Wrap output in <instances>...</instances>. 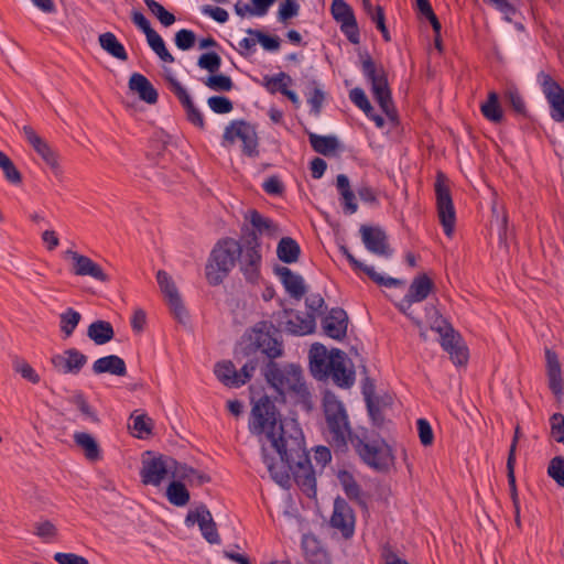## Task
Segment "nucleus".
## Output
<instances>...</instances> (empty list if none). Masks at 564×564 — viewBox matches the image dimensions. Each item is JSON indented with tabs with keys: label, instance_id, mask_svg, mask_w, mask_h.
Returning <instances> with one entry per match:
<instances>
[{
	"label": "nucleus",
	"instance_id": "obj_40",
	"mask_svg": "<svg viewBox=\"0 0 564 564\" xmlns=\"http://www.w3.org/2000/svg\"><path fill=\"white\" fill-rule=\"evenodd\" d=\"M323 405L326 423H347L348 417L344 405L334 395L326 394Z\"/></svg>",
	"mask_w": 564,
	"mask_h": 564
},
{
	"label": "nucleus",
	"instance_id": "obj_11",
	"mask_svg": "<svg viewBox=\"0 0 564 564\" xmlns=\"http://www.w3.org/2000/svg\"><path fill=\"white\" fill-rule=\"evenodd\" d=\"M22 133L26 142L32 149L41 156L45 164L51 169L54 176L61 178L63 175L62 166L59 165L58 153L44 140L31 126H23Z\"/></svg>",
	"mask_w": 564,
	"mask_h": 564
},
{
	"label": "nucleus",
	"instance_id": "obj_20",
	"mask_svg": "<svg viewBox=\"0 0 564 564\" xmlns=\"http://www.w3.org/2000/svg\"><path fill=\"white\" fill-rule=\"evenodd\" d=\"M327 377H332L334 383L340 388H350L355 382V372L347 369L345 355L339 349L330 354Z\"/></svg>",
	"mask_w": 564,
	"mask_h": 564
},
{
	"label": "nucleus",
	"instance_id": "obj_54",
	"mask_svg": "<svg viewBox=\"0 0 564 564\" xmlns=\"http://www.w3.org/2000/svg\"><path fill=\"white\" fill-rule=\"evenodd\" d=\"M416 8H417V11L430 21L434 33H438L442 29V25L436 17V14L434 13L430 1L429 0H416Z\"/></svg>",
	"mask_w": 564,
	"mask_h": 564
},
{
	"label": "nucleus",
	"instance_id": "obj_60",
	"mask_svg": "<svg viewBox=\"0 0 564 564\" xmlns=\"http://www.w3.org/2000/svg\"><path fill=\"white\" fill-rule=\"evenodd\" d=\"M349 98L359 109H361L365 112V115H369V112H372V106L368 100V97L366 96L364 89L359 87L351 89L349 91Z\"/></svg>",
	"mask_w": 564,
	"mask_h": 564
},
{
	"label": "nucleus",
	"instance_id": "obj_56",
	"mask_svg": "<svg viewBox=\"0 0 564 564\" xmlns=\"http://www.w3.org/2000/svg\"><path fill=\"white\" fill-rule=\"evenodd\" d=\"M197 65L202 69L208 70L210 74L218 73L221 65V58L215 52L205 53L199 56Z\"/></svg>",
	"mask_w": 564,
	"mask_h": 564
},
{
	"label": "nucleus",
	"instance_id": "obj_38",
	"mask_svg": "<svg viewBox=\"0 0 564 564\" xmlns=\"http://www.w3.org/2000/svg\"><path fill=\"white\" fill-rule=\"evenodd\" d=\"M166 499L175 507H184L189 502L191 494L183 480L173 478L165 491Z\"/></svg>",
	"mask_w": 564,
	"mask_h": 564
},
{
	"label": "nucleus",
	"instance_id": "obj_15",
	"mask_svg": "<svg viewBox=\"0 0 564 564\" xmlns=\"http://www.w3.org/2000/svg\"><path fill=\"white\" fill-rule=\"evenodd\" d=\"M330 12L334 20L340 24V31L352 44H359L360 33L352 8L345 0H333Z\"/></svg>",
	"mask_w": 564,
	"mask_h": 564
},
{
	"label": "nucleus",
	"instance_id": "obj_21",
	"mask_svg": "<svg viewBox=\"0 0 564 564\" xmlns=\"http://www.w3.org/2000/svg\"><path fill=\"white\" fill-rule=\"evenodd\" d=\"M87 356L76 348L64 350L63 354L54 355L51 359L54 368L62 373L77 375L87 364Z\"/></svg>",
	"mask_w": 564,
	"mask_h": 564
},
{
	"label": "nucleus",
	"instance_id": "obj_16",
	"mask_svg": "<svg viewBox=\"0 0 564 564\" xmlns=\"http://www.w3.org/2000/svg\"><path fill=\"white\" fill-rule=\"evenodd\" d=\"M164 78L167 84L169 90L175 95V97L183 106L186 112L187 120L195 127L199 128L200 130H204L206 126L204 116L200 112V110L194 105L186 88L183 87V85L170 73L166 74Z\"/></svg>",
	"mask_w": 564,
	"mask_h": 564
},
{
	"label": "nucleus",
	"instance_id": "obj_64",
	"mask_svg": "<svg viewBox=\"0 0 564 564\" xmlns=\"http://www.w3.org/2000/svg\"><path fill=\"white\" fill-rule=\"evenodd\" d=\"M14 370L19 372L24 379L32 383H37L40 381L39 375L35 370L24 360H15L13 364Z\"/></svg>",
	"mask_w": 564,
	"mask_h": 564
},
{
	"label": "nucleus",
	"instance_id": "obj_36",
	"mask_svg": "<svg viewBox=\"0 0 564 564\" xmlns=\"http://www.w3.org/2000/svg\"><path fill=\"white\" fill-rule=\"evenodd\" d=\"M214 372L217 379L226 387L239 388L243 386V380L239 379L238 370L230 360L217 362Z\"/></svg>",
	"mask_w": 564,
	"mask_h": 564
},
{
	"label": "nucleus",
	"instance_id": "obj_39",
	"mask_svg": "<svg viewBox=\"0 0 564 564\" xmlns=\"http://www.w3.org/2000/svg\"><path fill=\"white\" fill-rule=\"evenodd\" d=\"M87 336L96 345H105L113 338L115 330L111 323L98 319L88 326Z\"/></svg>",
	"mask_w": 564,
	"mask_h": 564
},
{
	"label": "nucleus",
	"instance_id": "obj_4",
	"mask_svg": "<svg viewBox=\"0 0 564 564\" xmlns=\"http://www.w3.org/2000/svg\"><path fill=\"white\" fill-rule=\"evenodd\" d=\"M351 446L360 460L377 473L387 474L394 466L392 447L377 432L359 425V435L351 438Z\"/></svg>",
	"mask_w": 564,
	"mask_h": 564
},
{
	"label": "nucleus",
	"instance_id": "obj_22",
	"mask_svg": "<svg viewBox=\"0 0 564 564\" xmlns=\"http://www.w3.org/2000/svg\"><path fill=\"white\" fill-rule=\"evenodd\" d=\"M323 433L336 454H346L348 452V443L351 444V438L359 435V427L352 431L351 425H327V430Z\"/></svg>",
	"mask_w": 564,
	"mask_h": 564
},
{
	"label": "nucleus",
	"instance_id": "obj_55",
	"mask_svg": "<svg viewBox=\"0 0 564 564\" xmlns=\"http://www.w3.org/2000/svg\"><path fill=\"white\" fill-rule=\"evenodd\" d=\"M299 11L300 6L295 0H283L278 10V20L285 24L290 19L296 17Z\"/></svg>",
	"mask_w": 564,
	"mask_h": 564
},
{
	"label": "nucleus",
	"instance_id": "obj_41",
	"mask_svg": "<svg viewBox=\"0 0 564 564\" xmlns=\"http://www.w3.org/2000/svg\"><path fill=\"white\" fill-rule=\"evenodd\" d=\"M98 42L100 47L115 58L123 62L128 59V53L124 46L118 41L113 33L105 32L100 34Z\"/></svg>",
	"mask_w": 564,
	"mask_h": 564
},
{
	"label": "nucleus",
	"instance_id": "obj_57",
	"mask_svg": "<svg viewBox=\"0 0 564 564\" xmlns=\"http://www.w3.org/2000/svg\"><path fill=\"white\" fill-rule=\"evenodd\" d=\"M208 107L219 115L229 113L234 109L231 100L225 96H212L207 99Z\"/></svg>",
	"mask_w": 564,
	"mask_h": 564
},
{
	"label": "nucleus",
	"instance_id": "obj_9",
	"mask_svg": "<svg viewBox=\"0 0 564 564\" xmlns=\"http://www.w3.org/2000/svg\"><path fill=\"white\" fill-rule=\"evenodd\" d=\"M434 189L440 223L444 229V234L451 237L455 229L456 212L451 195L448 178L443 172L437 173Z\"/></svg>",
	"mask_w": 564,
	"mask_h": 564
},
{
	"label": "nucleus",
	"instance_id": "obj_31",
	"mask_svg": "<svg viewBox=\"0 0 564 564\" xmlns=\"http://www.w3.org/2000/svg\"><path fill=\"white\" fill-rule=\"evenodd\" d=\"M330 355L323 345H313L310 350V369L316 379L327 378L328 362Z\"/></svg>",
	"mask_w": 564,
	"mask_h": 564
},
{
	"label": "nucleus",
	"instance_id": "obj_25",
	"mask_svg": "<svg viewBox=\"0 0 564 564\" xmlns=\"http://www.w3.org/2000/svg\"><path fill=\"white\" fill-rule=\"evenodd\" d=\"M305 561L308 564H332L329 553L314 534H305L301 542Z\"/></svg>",
	"mask_w": 564,
	"mask_h": 564
},
{
	"label": "nucleus",
	"instance_id": "obj_59",
	"mask_svg": "<svg viewBox=\"0 0 564 564\" xmlns=\"http://www.w3.org/2000/svg\"><path fill=\"white\" fill-rule=\"evenodd\" d=\"M325 99V94L322 88L317 85V83L313 82V88L307 96V102L311 106V111L314 115H319L323 102Z\"/></svg>",
	"mask_w": 564,
	"mask_h": 564
},
{
	"label": "nucleus",
	"instance_id": "obj_3",
	"mask_svg": "<svg viewBox=\"0 0 564 564\" xmlns=\"http://www.w3.org/2000/svg\"><path fill=\"white\" fill-rule=\"evenodd\" d=\"M263 375L271 387L280 394L289 395L305 411L312 409V394L304 381L303 370L300 366L293 364L280 366L270 360L263 370Z\"/></svg>",
	"mask_w": 564,
	"mask_h": 564
},
{
	"label": "nucleus",
	"instance_id": "obj_12",
	"mask_svg": "<svg viewBox=\"0 0 564 564\" xmlns=\"http://www.w3.org/2000/svg\"><path fill=\"white\" fill-rule=\"evenodd\" d=\"M538 82L550 105L551 117L556 122L564 121V88L547 73L540 72Z\"/></svg>",
	"mask_w": 564,
	"mask_h": 564
},
{
	"label": "nucleus",
	"instance_id": "obj_35",
	"mask_svg": "<svg viewBox=\"0 0 564 564\" xmlns=\"http://www.w3.org/2000/svg\"><path fill=\"white\" fill-rule=\"evenodd\" d=\"M174 478H178L184 482L187 481L189 486L200 487L212 481V477L194 467L180 463L175 468Z\"/></svg>",
	"mask_w": 564,
	"mask_h": 564
},
{
	"label": "nucleus",
	"instance_id": "obj_33",
	"mask_svg": "<svg viewBox=\"0 0 564 564\" xmlns=\"http://www.w3.org/2000/svg\"><path fill=\"white\" fill-rule=\"evenodd\" d=\"M251 224L256 236L267 235L269 237H276L280 234V228L272 219L264 217L257 209H251L246 217Z\"/></svg>",
	"mask_w": 564,
	"mask_h": 564
},
{
	"label": "nucleus",
	"instance_id": "obj_44",
	"mask_svg": "<svg viewBox=\"0 0 564 564\" xmlns=\"http://www.w3.org/2000/svg\"><path fill=\"white\" fill-rule=\"evenodd\" d=\"M480 110L482 116L494 123H500L503 119V111L499 104V97L495 91H490L488 94V98L486 102L481 105Z\"/></svg>",
	"mask_w": 564,
	"mask_h": 564
},
{
	"label": "nucleus",
	"instance_id": "obj_61",
	"mask_svg": "<svg viewBox=\"0 0 564 564\" xmlns=\"http://www.w3.org/2000/svg\"><path fill=\"white\" fill-rule=\"evenodd\" d=\"M175 45L182 50L187 51L195 44L196 36L191 30L182 29L175 33Z\"/></svg>",
	"mask_w": 564,
	"mask_h": 564
},
{
	"label": "nucleus",
	"instance_id": "obj_30",
	"mask_svg": "<svg viewBox=\"0 0 564 564\" xmlns=\"http://www.w3.org/2000/svg\"><path fill=\"white\" fill-rule=\"evenodd\" d=\"M129 89L138 94L139 98L147 104L153 105L158 101L159 94L151 82L140 73H133L129 78Z\"/></svg>",
	"mask_w": 564,
	"mask_h": 564
},
{
	"label": "nucleus",
	"instance_id": "obj_52",
	"mask_svg": "<svg viewBox=\"0 0 564 564\" xmlns=\"http://www.w3.org/2000/svg\"><path fill=\"white\" fill-rule=\"evenodd\" d=\"M250 32H258V29H247L246 33L248 36L238 42L237 51L243 57L252 56L257 51V44H259L257 36Z\"/></svg>",
	"mask_w": 564,
	"mask_h": 564
},
{
	"label": "nucleus",
	"instance_id": "obj_23",
	"mask_svg": "<svg viewBox=\"0 0 564 564\" xmlns=\"http://www.w3.org/2000/svg\"><path fill=\"white\" fill-rule=\"evenodd\" d=\"M322 326L325 334L333 338L340 340L346 336L348 326L347 313L339 307L332 308L329 313L322 321Z\"/></svg>",
	"mask_w": 564,
	"mask_h": 564
},
{
	"label": "nucleus",
	"instance_id": "obj_51",
	"mask_svg": "<svg viewBox=\"0 0 564 564\" xmlns=\"http://www.w3.org/2000/svg\"><path fill=\"white\" fill-rule=\"evenodd\" d=\"M314 326V316L308 315L302 318L300 315H294V318L289 319L288 329L296 335H305L312 332Z\"/></svg>",
	"mask_w": 564,
	"mask_h": 564
},
{
	"label": "nucleus",
	"instance_id": "obj_13",
	"mask_svg": "<svg viewBox=\"0 0 564 564\" xmlns=\"http://www.w3.org/2000/svg\"><path fill=\"white\" fill-rule=\"evenodd\" d=\"M184 523L187 528L198 524L203 538L210 544H219L217 524L213 519L212 512L205 503H199L194 510H189L185 517Z\"/></svg>",
	"mask_w": 564,
	"mask_h": 564
},
{
	"label": "nucleus",
	"instance_id": "obj_7",
	"mask_svg": "<svg viewBox=\"0 0 564 564\" xmlns=\"http://www.w3.org/2000/svg\"><path fill=\"white\" fill-rule=\"evenodd\" d=\"M141 463L140 477L142 484L154 487L161 486L167 476L174 478L175 468L178 465V460L174 457L153 451H145L142 454Z\"/></svg>",
	"mask_w": 564,
	"mask_h": 564
},
{
	"label": "nucleus",
	"instance_id": "obj_62",
	"mask_svg": "<svg viewBox=\"0 0 564 564\" xmlns=\"http://www.w3.org/2000/svg\"><path fill=\"white\" fill-rule=\"evenodd\" d=\"M506 99L516 113L522 115V116L527 115L525 102L518 90L509 89L506 93Z\"/></svg>",
	"mask_w": 564,
	"mask_h": 564
},
{
	"label": "nucleus",
	"instance_id": "obj_46",
	"mask_svg": "<svg viewBox=\"0 0 564 564\" xmlns=\"http://www.w3.org/2000/svg\"><path fill=\"white\" fill-rule=\"evenodd\" d=\"M80 319V313L72 307H68L59 315V328L64 335V338H68L73 335Z\"/></svg>",
	"mask_w": 564,
	"mask_h": 564
},
{
	"label": "nucleus",
	"instance_id": "obj_26",
	"mask_svg": "<svg viewBox=\"0 0 564 564\" xmlns=\"http://www.w3.org/2000/svg\"><path fill=\"white\" fill-rule=\"evenodd\" d=\"M340 251L346 257V259L348 260L354 270L365 272L369 276V279H371L378 285H383L387 288H395L403 285V281L390 276L384 278L383 275L376 272L372 267L366 265L362 262L358 261L347 247L341 246Z\"/></svg>",
	"mask_w": 564,
	"mask_h": 564
},
{
	"label": "nucleus",
	"instance_id": "obj_48",
	"mask_svg": "<svg viewBox=\"0 0 564 564\" xmlns=\"http://www.w3.org/2000/svg\"><path fill=\"white\" fill-rule=\"evenodd\" d=\"M0 169L9 183L13 185H20L22 183V175L20 171L17 169L12 160L2 151H0Z\"/></svg>",
	"mask_w": 564,
	"mask_h": 564
},
{
	"label": "nucleus",
	"instance_id": "obj_17",
	"mask_svg": "<svg viewBox=\"0 0 564 564\" xmlns=\"http://www.w3.org/2000/svg\"><path fill=\"white\" fill-rule=\"evenodd\" d=\"M158 284L167 300L171 311L174 316L180 321L184 322L187 317V312L183 305L178 290L172 279V276L164 270H159L156 273Z\"/></svg>",
	"mask_w": 564,
	"mask_h": 564
},
{
	"label": "nucleus",
	"instance_id": "obj_24",
	"mask_svg": "<svg viewBox=\"0 0 564 564\" xmlns=\"http://www.w3.org/2000/svg\"><path fill=\"white\" fill-rule=\"evenodd\" d=\"M278 330L270 324L257 329V345L271 360L282 355V343L274 336Z\"/></svg>",
	"mask_w": 564,
	"mask_h": 564
},
{
	"label": "nucleus",
	"instance_id": "obj_19",
	"mask_svg": "<svg viewBox=\"0 0 564 564\" xmlns=\"http://www.w3.org/2000/svg\"><path fill=\"white\" fill-rule=\"evenodd\" d=\"M360 235L366 249L377 256L389 258L392 249L389 246L388 237L380 227L362 225Z\"/></svg>",
	"mask_w": 564,
	"mask_h": 564
},
{
	"label": "nucleus",
	"instance_id": "obj_45",
	"mask_svg": "<svg viewBox=\"0 0 564 564\" xmlns=\"http://www.w3.org/2000/svg\"><path fill=\"white\" fill-rule=\"evenodd\" d=\"M292 84V78L284 72H281L276 75L269 76L265 75L263 77L262 86L270 93L276 94L280 93L283 95V91L286 90L289 85Z\"/></svg>",
	"mask_w": 564,
	"mask_h": 564
},
{
	"label": "nucleus",
	"instance_id": "obj_32",
	"mask_svg": "<svg viewBox=\"0 0 564 564\" xmlns=\"http://www.w3.org/2000/svg\"><path fill=\"white\" fill-rule=\"evenodd\" d=\"M93 371L96 375L110 373L115 376H126L127 367L122 358L117 355H109L97 359L93 364Z\"/></svg>",
	"mask_w": 564,
	"mask_h": 564
},
{
	"label": "nucleus",
	"instance_id": "obj_5",
	"mask_svg": "<svg viewBox=\"0 0 564 564\" xmlns=\"http://www.w3.org/2000/svg\"><path fill=\"white\" fill-rule=\"evenodd\" d=\"M361 72L371 86L373 98L390 120H394L395 108L392 101L388 75L382 64L376 63L368 53L359 54Z\"/></svg>",
	"mask_w": 564,
	"mask_h": 564
},
{
	"label": "nucleus",
	"instance_id": "obj_63",
	"mask_svg": "<svg viewBox=\"0 0 564 564\" xmlns=\"http://www.w3.org/2000/svg\"><path fill=\"white\" fill-rule=\"evenodd\" d=\"M263 191L268 195L281 196L283 195L285 187L279 176L272 175L268 177L262 184Z\"/></svg>",
	"mask_w": 564,
	"mask_h": 564
},
{
	"label": "nucleus",
	"instance_id": "obj_47",
	"mask_svg": "<svg viewBox=\"0 0 564 564\" xmlns=\"http://www.w3.org/2000/svg\"><path fill=\"white\" fill-rule=\"evenodd\" d=\"M149 46L165 63H173L174 56L169 52L161 35L154 30L145 35Z\"/></svg>",
	"mask_w": 564,
	"mask_h": 564
},
{
	"label": "nucleus",
	"instance_id": "obj_2",
	"mask_svg": "<svg viewBox=\"0 0 564 564\" xmlns=\"http://www.w3.org/2000/svg\"><path fill=\"white\" fill-rule=\"evenodd\" d=\"M259 247L260 242L254 232L248 234L245 248L232 238L219 240L212 250L205 268L207 282L210 285H219L239 259L241 271L247 281L256 283L260 276L261 254Z\"/></svg>",
	"mask_w": 564,
	"mask_h": 564
},
{
	"label": "nucleus",
	"instance_id": "obj_10",
	"mask_svg": "<svg viewBox=\"0 0 564 564\" xmlns=\"http://www.w3.org/2000/svg\"><path fill=\"white\" fill-rule=\"evenodd\" d=\"M434 282L425 273L416 275L408 290L404 297L397 303L398 310L411 318L417 326H421L420 318L414 317L411 307L414 303L423 302L434 290Z\"/></svg>",
	"mask_w": 564,
	"mask_h": 564
},
{
	"label": "nucleus",
	"instance_id": "obj_42",
	"mask_svg": "<svg viewBox=\"0 0 564 564\" xmlns=\"http://www.w3.org/2000/svg\"><path fill=\"white\" fill-rule=\"evenodd\" d=\"M276 254L284 263H295L301 254L300 245L291 237H283L278 243Z\"/></svg>",
	"mask_w": 564,
	"mask_h": 564
},
{
	"label": "nucleus",
	"instance_id": "obj_37",
	"mask_svg": "<svg viewBox=\"0 0 564 564\" xmlns=\"http://www.w3.org/2000/svg\"><path fill=\"white\" fill-rule=\"evenodd\" d=\"M336 187L343 200L344 212L349 215L355 214L358 205L355 193L350 188L349 178L345 174L337 175Z\"/></svg>",
	"mask_w": 564,
	"mask_h": 564
},
{
	"label": "nucleus",
	"instance_id": "obj_1",
	"mask_svg": "<svg viewBox=\"0 0 564 564\" xmlns=\"http://www.w3.org/2000/svg\"><path fill=\"white\" fill-rule=\"evenodd\" d=\"M252 434H264L271 446L280 456L284 467L276 468L273 457L263 448V463L267 465L272 479L285 486L293 475L296 485L308 497L316 495V477L301 425H249Z\"/></svg>",
	"mask_w": 564,
	"mask_h": 564
},
{
	"label": "nucleus",
	"instance_id": "obj_49",
	"mask_svg": "<svg viewBox=\"0 0 564 564\" xmlns=\"http://www.w3.org/2000/svg\"><path fill=\"white\" fill-rule=\"evenodd\" d=\"M149 11L160 21L164 26H170L175 22V15L167 11L161 3L155 0H143Z\"/></svg>",
	"mask_w": 564,
	"mask_h": 564
},
{
	"label": "nucleus",
	"instance_id": "obj_58",
	"mask_svg": "<svg viewBox=\"0 0 564 564\" xmlns=\"http://www.w3.org/2000/svg\"><path fill=\"white\" fill-rule=\"evenodd\" d=\"M257 36V41L268 52H276L280 50L281 40L278 35H268L263 31L251 32Z\"/></svg>",
	"mask_w": 564,
	"mask_h": 564
},
{
	"label": "nucleus",
	"instance_id": "obj_50",
	"mask_svg": "<svg viewBox=\"0 0 564 564\" xmlns=\"http://www.w3.org/2000/svg\"><path fill=\"white\" fill-rule=\"evenodd\" d=\"M203 83L214 91H230L234 88L231 78L224 74H210L207 78L203 79Z\"/></svg>",
	"mask_w": 564,
	"mask_h": 564
},
{
	"label": "nucleus",
	"instance_id": "obj_29",
	"mask_svg": "<svg viewBox=\"0 0 564 564\" xmlns=\"http://www.w3.org/2000/svg\"><path fill=\"white\" fill-rule=\"evenodd\" d=\"M364 395L367 402L368 412L373 423H380L384 421L391 422L389 411L391 409L392 399L387 397L381 400H375L371 395L370 388L364 387Z\"/></svg>",
	"mask_w": 564,
	"mask_h": 564
},
{
	"label": "nucleus",
	"instance_id": "obj_8",
	"mask_svg": "<svg viewBox=\"0 0 564 564\" xmlns=\"http://www.w3.org/2000/svg\"><path fill=\"white\" fill-rule=\"evenodd\" d=\"M242 143V153L249 158L259 156V138L256 127L245 120H232L223 134V147H230L236 140Z\"/></svg>",
	"mask_w": 564,
	"mask_h": 564
},
{
	"label": "nucleus",
	"instance_id": "obj_53",
	"mask_svg": "<svg viewBox=\"0 0 564 564\" xmlns=\"http://www.w3.org/2000/svg\"><path fill=\"white\" fill-rule=\"evenodd\" d=\"M547 475L551 477L560 487L564 488V457H553L547 466Z\"/></svg>",
	"mask_w": 564,
	"mask_h": 564
},
{
	"label": "nucleus",
	"instance_id": "obj_14",
	"mask_svg": "<svg viewBox=\"0 0 564 564\" xmlns=\"http://www.w3.org/2000/svg\"><path fill=\"white\" fill-rule=\"evenodd\" d=\"M329 525L340 532L345 540H350L355 534L356 514L351 506L341 497L334 500L333 513Z\"/></svg>",
	"mask_w": 564,
	"mask_h": 564
},
{
	"label": "nucleus",
	"instance_id": "obj_27",
	"mask_svg": "<svg viewBox=\"0 0 564 564\" xmlns=\"http://www.w3.org/2000/svg\"><path fill=\"white\" fill-rule=\"evenodd\" d=\"M252 402L254 423H282L274 401L268 395H261L258 400H252Z\"/></svg>",
	"mask_w": 564,
	"mask_h": 564
},
{
	"label": "nucleus",
	"instance_id": "obj_43",
	"mask_svg": "<svg viewBox=\"0 0 564 564\" xmlns=\"http://www.w3.org/2000/svg\"><path fill=\"white\" fill-rule=\"evenodd\" d=\"M308 140L312 149L325 156L333 154L338 148V141L333 135H318L316 133H308Z\"/></svg>",
	"mask_w": 564,
	"mask_h": 564
},
{
	"label": "nucleus",
	"instance_id": "obj_6",
	"mask_svg": "<svg viewBox=\"0 0 564 564\" xmlns=\"http://www.w3.org/2000/svg\"><path fill=\"white\" fill-rule=\"evenodd\" d=\"M426 316L431 329L441 335V345L443 349L449 354L451 359L457 366L465 365L468 360L467 347L462 343L459 334H457L452 325L432 306L426 307Z\"/></svg>",
	"mask_w": 564,
	"mask_h": 564
},
{
	"label": "nucleus",
	"instance_id": "obj_18",
	"mask_svg": "<svg viewBox=\"0 0 564 564\" xmlns=\"http://www.w3.org/2000/svg\"><path fill=\"white\" fill-rule=\"evenodd\" d=\"M65 256L72 259L70 271L73 274L78 276H90L99 282L109 281L108 274H106L102 268L89 257L73 250H66Z\"/></svg>",
	"mask_w": 564,
	"mask_h": 564
},
{
	"label": "nucleus",
	"instance_id": "obj_34",
	"mask_svg": "<svg viewBox=\"0 0 564 564\" xmlns=\"http://www.w3.org/2000/svg\"><path fill=\"white\" fill-rule=\"evenodd\" d=\"M74 442L83 449L87 460L95 463L102 458L101 448L91 434L86 432H76L74 434Z\"/></svg>",
	"mask_w": 564,
	"mask_h": 564
},
{
	"label": "nucleus",
	"instance_id": "obj_28",
	"mask_svg": "<svg viewBox=\"0 0 564 564\" xmlns=\"http://www.w3.org/2000/svg\"><path fill=\"white\" fill-rule=\"evenodd\" d=\"M274 273L278 275L285 288L286 292L296 300H300L305 294V285L303 278L294 273L291 269L283 265H275Z\"/></svg>",
	"mask_w": 564,
	"mask_h": 564
}]
</instances>
